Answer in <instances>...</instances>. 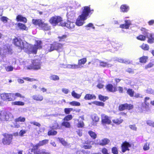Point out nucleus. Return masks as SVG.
I'll return each instance as SVG.
<instances>
[{
	"mask_svg": "<svg viewBox=\"0 0 154 154\" xmlns=\"http://www.w3.org/2000/svg\"><path fill=\"white\" fill-rule=\"evenodd\" d=\"M57 132L56 131L52 129L50 130L48 132V135H55L57 134Z\"/></svg>",
	"mask_w": 154,
	"mask_h": 154,
	"instance_id": "nucleus-35",
	"label": "nucleus"
},
{
	"mask_svg": "<svg viewBox=\"0 0 154 154\" xmlns=\"http://www.w3.org/2000/svg\"><path fill=\"white\" fill-rule=\"evenodd\" d=\"M75 24L74 22L67 21L66 22L64 21L63 23H62L61 25L62 27H66L68 29H71L75 28Z\"/></svg>",
	"mask_w": 154,
	"mask_h": 154,
	"instance_id": "nucleus-10",
	"label": "nucleus"
},
{
	"mask_svg": "<svg viewBox=\"0 0 154 154\" xmlns=\"http://www.w3.org/2000/svg\"><path fill=\"white\" fill-rule=\"evenodd\" d=\"M51 80L54 81H57L59 80V77L57 75H52L50 77Z\"/></svg>",
	"mask_w": 154,
	"mask_h": 154,
	"instance_id": "nucleus-30",
	"label": "nucleus"
},
{
	"mask_svg": "<svg viewBox=\"0 0 154 154\" xmlns=\"http://www.w3.org/2000/svg\"><path fill=\"white\" fill-rule=\"evenodd\" d=\"M149 144H148L147 143H146L145 144V145L143 146V149L144 150H148L149 148Z\"/></svg>",
	"mask_w": 154,
	"mask_h": 154,
	"instance_id": "nucleus-50",
	"label": "nucleus"
},
{
	"mask_svg": "<svg viewBox=\"0 0 154 154\" xmlns=\"http://www.w3.org/2000/svg\"><path fill=\"white\" fill-rule=\"evenodd\" d=\"M25 118L23 117H20L18 118H17L15 119V121L16 122H25Z\"/></svg>",
	"mask_w": 154,
	"mask_h": 154,
	"instance_id": "nucleus-38",
	"label": "nucleus"
},
{
	"mask_svg": "<svg viewBox=\"0 0 154 154\" xmlns=\"http://www.w3.org/2000/svg\"><path fill=\"white\" fill-rule=\"evenodd\" d=\"M5 69L7 72L11 71L13 70V67L12 66H10L6 67Z\"/></svg>",
	"mask_w": 154,
	"mask_h": 154,
	"instance_id": "nucleus-44",
	"label": "nucleus"
},
{
	"mask_svg": "<svg viewBox=\"0 0 154 154\" xmlns=\"http://www.w3.org/2000/svg\"><path fill=\"white\" fill-rule=\"evenodd\" d=\"M7 52L8 54H12V50L10 47L7 48Z\"/></svg>",
	"mask_w": 154,
	"mask_h": 154,
	"instance_id": "nucleus-55",
	"label": "nucleus"
},
{
	"mask_svg": "<svg viewBox=\"0 0 154 154\" xmlns=\"http://www.w3.org/2000/svg\"><path fill=\"white\" fill-rule=\"evenodd\" d=\"M67 67L69 68H71L72 69H76L78 68L79 67L78 65L76 64H69L67 65Z\"/></svg>",
	"mask_w": 154,
	"mask_h": 154,
	"instance_id": "nucleus-32",
	"label": "nucleus"
},
{
	"mask_svg": "<svg viewBox=\"0 0 154 154\" xmlns=\"http://www.w3.org/2000/svg\"><path fill=\"white\" fill-rule=\"evenodd\" d=\"M102 152L103 154H109L107 150L105 148H104L102 149Z\"/></svg>",
	"mask_w": 154,
	"mask_h": 154,
	"instance_id": "nucleus-63",
	"label": "nucleus"
},
{
	"mask_svg": "<svg viewBox=\"0 0 154 154\" xmlns=\"http://www.w3.org/2000/svg\"><path fill=\"white\" fill-rule=\"evenodd\" d=\"M58 141L61 143L63 145L66 146L67 144V143L66 142L64 139L62 138L58 137Z\"/></svg>",
	"mask_w": 154,
	"mask_h": 154,
	"instance_id": "nucleus-36",
	"label": "nucleus"
},
{
	"mask_svg": "<svg viewBox=\"0 0 154 154\" xmlns=\"http://www.w3.org/2000/svg\"><path fill=\"white\" fill-rule=\"evenodd\" d=\"M67 37L66 35H63L61 36H58L57 37L59 39V41L60 42H63L66 41Z\"/></svg>",
	"mask_w": 154,
	"mask_h": 154,
	"instance_id": "nucleus-26",
	"label": "nucleus"
},
{
	"mask_svg": "<svg viewBox=\"0 0 154 154\" xmlns=\"http://www.w3.org/2000/svg\"><path fill=\"white\" fill-rule=\"evenodd\" d=\"M112 152L114 154H117L118 152L116 147H114L112 148Z\"/></svg>",
	"mask_w": 154,
	"mask_h": 154,
	"instance_id": "nucleus-49",
	"label": "nucleus"
},
{
	"mask_svg": "<svg viewBox=\"0 0 154 154\" xmlns=\"http://www.w3.org/2000/svg\"><path fill=\"white\" fill-rule=\"evenodd\" d=\"M118 91L120 93H123L124 92L123 87L119 86L118 87Z\"/></svg>",
	"mask_w": 154,
	"mask_h": 154,
	"instance_id": "nucleus-61",
	"label": "nucleus"
},
{
	"mask_svg": "<svg viewBox=\"0 0 154 154\" xmlns=\"http://www.w3.org/2000/svg\"><path fill=\"white\" fill-rule=\"evenodd\" d=\"M99 118L97 115L94 114L92 117V119L95 122H98L99 120Z\"/></svg>",
	"mask_w": 154,
	"mask_h": 154,
	"instance_id": "nucleus-42",
	"label": "nucleus"
},
{
	"mask_svg": "<svg viewBox=\"0 0 154 154\" xmlns=\"http://www.w3.org/2000/svg\"><path fill=\"white\" fill-rule=\"evenodd\" d=\"M126 71L129 73H134V70L131 68H128Z\"/></svg>",
	"mask_w": 154,
	"mask_h": 154,
	"instance_id": "nucleus-60",
	"label": "nucleus"
},
{
	"mask_svg": "<svg viewBox=\"0 0 154 154\" xmlns=\"http://www.w3.org/2000/svg\"><path fill=\"white\" fill-rule=\"evenodd\" d=\"M24 103L23 102L21 101H15L12 102V104L14 105H17L19 106H23Z\"/></svg>",
	"mask_w": 154,
	"mask_h": 154,
	"instance_id": "nucleus-37",
	"label": "nucleus"
},
{
	"mask_svg": "<svg viewBox=\"0 0 154 154\" xmlns=\"http://www.w3.org/2000/svg\"><path fill=\"white\" fill-rule=\"evenodd\" d=\"M87 59L86 58L84 57L79 60L78 61V66H80L82 65H84L87 62Z\"/></svg>",
	"mask_w": 154,
	"mask_h": 154,
	"instance_id": "nucleus-22",
	"label": "nucleus"
},
{
	"mask_svg": "<svg viewBox=\"0 0 154 154\" xmlns=\"http://www.w3.org/2000/svg\"><path fill=\"white\" fill-rule=\"evenodd\" d=\"M49 21L50 23L54 26H56L58 25L59 26H62L61 25L64 22L62 17L60 16L56 15L51 17Z\"/></svg>",
	"mask_w": 154,
	"mask_h": 154,
	"instance_id": "nucleus-3",
	"label": "nucleus"
},
{
	"mask_svg": "<svg viewBox=\"0 0 154 154\" xmlns=\"http://www.w3.org/2000/svg\"><path fill=\"white\" fill-rule=\"evenodd\" d=\"M122 151L125 152L126 150H129L128 148L131 147V145L129 143L125 141L122 145Z\"/></svg>",
	"mask_w": 154,
	"mask_h": 154,
	"instance_id": "nucleus-14",
	"label": "nucleus"
},
{
	"mask_svg": "<svg viewBox=\"0 0 154 154\" xmlns=\"http://www.w3.org/2000/svg\"><path fill=\"white\" fill-rule=\"evenodd\" d=\"M148 59L147 56H143L139 58V62L141 63H146Z\"/></svg>",
	"mask_w": 154,
	"mask_h": 154,
	"instance_id": "nucleus-25",
	"label": "nucleus"
},
{
	"mask_svg": "<svg viewBox=\"0 0 154 154\" xmlns=\"http://www.w3.org/2000/svg\"><path fill=\"white\" fill-rule=\"evenodd\" d=\"M140 47L144 51H148L149 49V46L148 45L144 43H143Z\"/></svg>",
	"mask_w": 154,
	"mask_h": 154,
	"instance_id": "nucleus-28",
	"label": "nucleus"
},
{
	"mask_svg": "<svg viewBox=\"0 0 154 154\" xmlns=\"http://www.w3.org/2000/svg\"><path fill=\"white\" fill-rule=\"evenodd\" d=\"M23 79L24 80H26L29 81V82H32L33 81H37V79H31L30 78H29V77H25V78H23Z\"/></svg>",
	"mask_w": 154,
	"mask_h": 154,
	"instance_id": "nucleus-46",
	"label": "nucleus"
},
{
	"mask_svg": "<svg viewBox=\"0 0 154 154\" xmlns=\"http://www.w3.org/2000/svg\"><path fill=\"white\" fill-rule=\"evenodd\" d=\"M13 136L12 135L7 134L5 135L2 139V142L4 145H9L12 141Z\"/></svg>",
	"mask_w": 154,
	"mask_h": 154,
	"instance_id": "nucleus-9",
	"label": "nucleus"
},
{
	"mask_svg": "<svg viewBox=\"0 0 154 154\" xmlns=\"http://www.w3.org/2000/svg\"><path fill=\"white\" fill-rule=\"evenodd\" d=\"M59 126V125L57 123H55L53 126L51 128L52 129H56L58 128Z\"/></svg>",
	"mask_w": 154,
	"mask_h": 154,
	"instance_id": "nucleus-57",
	"label": "nucleus"
},
{
	"mask_svg": "<svg viewBox=\"0 0 154 154\" xmlns=\"http://www.w3.org/2000/svg\"><path fill=\"white\" fill-rule=\"evenodd\" d=\"M120 9L122 12L124 13L127 12L129 9V7L126 5L124 4L121 6Z\"/></svg>",
	"mask_w": 154,
	"mask_h": 154,
	"instance_id": "nucleus-18",
	"label": "nucleus"
},
{
	"mask_svg": "<svg viewBox=\"0 0 154 154\" xmlns=\"http://www.w3.org/2000/svg\"><path fill=\"white\" fill-rule=\"evenodd\" d=\"M99 99L101 101L103 102L108 99V97H98Z\"/></svg>",
	"mask_w": 154,
	"mask_h": 154,
	"instance_id": "nucleus-58",
	"label": "nucleus"
},
{
	"mask_svg": "<svg viewBox=\"0 0 154 154\" xmlns=\"http://www.w3.org/2000/svg\"><path fill=\"white\" fill-rule=\"evenodd\" d=\"M42 42L41 40H36L35 41V44L34 45L38 49H41L42 48Z\"/></svg>",
	"mask_w": 154,
	"mask_h": 154,
	"instance_id": "nucleus-24",
	"label": "nucleus"
},
{
	"mask_svg": "<svg viewBox=\"0 0 154 154\" xmlns=\"http://www.w3.org/2000/svg\"><path fill=\"white\" fill-rule=\"evenodd\" d=\"M147 36L143 35L140 34L136 37V38L141 41H144L146 40Z\"/></svg>",
	"mask_w": 154,
	"mask_h": 154,
	"instance_id": "nucleus-27",
	"label": "nucleus"
},
{
	"mask_svg": "<svg viewBox=\"0 0 154 154\" xmlns=\"http://www.w3.org/2000/svg\"><path fill=\"white\" fill-rule=\"evenodd\" d=\"M81 14L78 17L75 24L78 26H82L85 22L88 17L92 14L94 11L93 9H91L89 6L83 7L82 9Z\"/></svg>",
	"mask_w": 154,
	"mask_h": 154,
	"instance_id": "nucleus-1",
	"label": "nucleus"
},
{
	"mask_svg": "<svg viewBox=\"0 0 154 154\" xmlns=\"http://www.w3.org/2000/svg\"><path fill=\"white\" fill-rule=\"evenodd\" d=\"M61 125L63 126H64L66 128H70V124L68 122L65 121L63 122Z\"/></svg>",
	"mask_w": 154,
	"mask_h": 154,
	"instance_id": "nucleus-34",
	"label": "nucleus"
},
{
	"mask_svg": "<svg viewBox=\"0 0 154 154\" xmlns=\"http://www.w3.org/2000/svg\"><path fill=\"white\" fill-rule=\"evenodd\" d=\"M17 26L20 29L23 31L27 30H28V28L26 25L22 23H18L17 24Z\"/></svg>",
	"mask_w": 154,
	"mask_h": 154,
	"instance_id": "nucleus-20",
	"label": "nucleus"
},
{
	"mask_svg": "<svg viewBox=\"0 0 154 154\" xmlns=\"http://www.w3.org/2000/svg\"><path fill=\"white\" fill-rule=\"evenodd\" d=\"M134 107L133 105L127 103L121 104L119 107V109L120 111H123L125 109L130 110L132 109Z\"/></svg>",
	"mask_w": 154,
	"mask_h": 154,
	"instance_id": "nucleus-11",
	"label": "nucleus"
},
{
	"mask_svg": "<svg viewBox=\"0 0 154 154\" xmlns=\"http://www.w3.org/2000/svg\"><path fill=\"white\" fill-rule=\"evenodd\" d=\"M2 99H3L4 100H8V101H11V100H13L15 99L14 97H12V98H11V97H1Z\"/></svg>",
	"mask_w": 154,
	"mask_h": 154,
	"instance_id": "nucleus-31",
	"label": "nucleus"
},
{
	"mask_svg": "<svg viewBox=\"0 0 154 154\" xmlns=\"http://www.w3.org/2000/svg\"><path fill=\"white\" fill-rule=\"evenodd\" d=\"M124 89L127 90V93L130 96H134V91L132 89L130 88L127 89L126 88H125Z\"/></svg>",
	"mask_w": 154,
	"mask_h": 154,
	"instance_id": "nucleus-23",
	"label": "nucleus"
},
{
	"mask_svg": "<svg viewBox=\"0 0 154 154\" xmlns=\"http://www.w3.org/2000/svg\"><path fill=\"white\" fill-rule=\"evenodd\" d=\"M129 127L132 130L135 131L137 130V128L134 125H130L129 126Z\"/></svg>",
	"mask_w": 154,
	"mask_h": 154,
	"instance_id": "nucleus-62",
	"label": "nucleus"
},
{
	"mask_svg": "<svg viewBox=\"0 0 154 154\" xmlns=\"http://www.w3.org/2000/svg\"><path fill=\"white\" fill-rule=\"evenodd\" d=\"M105 88L106 91L108 92H114L117 91V88L116 87H114L111 84H108L106 85Z\"/></svg>",
	"mask_w": 154,
	"mask_h": 154,
	"instance_id": "nucleus-13",
	"label": "nucleus"
},
{
	"mask_svg": "<svg viewBox=\"0 0 154 154\" xmlns=\"http://www.w3.org/2000/svg\"><path fill=\"white\" fill-rule=\"evenodd\" d=\"M28 69H34L37 70L41 69V64L36 60H33L32 64L27 66Z\"/></svg>",
	"mask_w": 154,
	"mask_h": 154,
	"instance_id": "nucleus-8",
	"label": "nucleus"
},
{
	"mask_svg": "<svg viewBox=\"0 0 154 154\" xmlns=\"http://www.w3.org/2000/svg\"><path fill=\"white\" fill-rule=\"evenodd\" d=\"M16 20L17 22H22L24 23H26L27 22V19L26 17L21 15H18L17 16Z\"/></svg>",
	"mask_w": 154,
	"mask_h": 154,
	"instance_id": "nucleus-16",
	"label": "nucleus"
},
{
	"mask_svg": "<svg viewBox=\"0 0 154 154\" xmlns=\"http://www.w3.org/2000/svg\"><path fill=\"white\" fill-rule=\"evenodd\" d=\"M38 49L36 47L33 45L32 48V54H36Z\"/></svg>",
	"mask_w": 154,
	"mask_h": 154,
	"instance_id": "nucleus-39",
	"label": "nucleus"
},
{
	"mask_svg": "<svg viewBox=\"0 0 154 154\" xmlns=\"http://www.w3.org/2000/svg\"><path fill=\"white\" fill-rule=\"evenodd\" d=\"M72 110V108H65L64 109V112L66 114H69Z\"/></svg>",
	"mask_w": 154,
	"mask_h": 154,
	"instance_id": "nucleus-54",
	"label": "nucleus"
},
{
	"mask_svg": "<svg viewBox=\"0 0 154 154\" xmlns=\"http://www.w3.org/2000/svg\"><path fill=\"white\" fill-rule=\"evenodd\" d=\"M63 44L57 42H54L50 44L48 46L47 50L48 52H50L54 50H56L58 52L61 51L63 49Z\"/></svg>",
	"mask_w": 154,
	"mask_h": 154,
	"instance_id": "nucleus-4",
	"label": "nucleus"
},
{
	"mask_svg": "<svg viewBox=\"0 0 154 154\" xmlns=\"http://www.w3.org/2000/svg\"><path fill=\"white\" fill-rule=\"evenodd\" d=\"M32 23L35 26H38L41 30L48 31L51 29V26L47 23H45L42 19H32Z\"/></svg>",
	"mask_w": 154,
	"mask_h": 154,
	"instance_id": "nucleus-2",
	"label": "nucleus"
},
{
	"mask_svg": "<svg viewBox=\"0 0 154 154\" xmlns=\"http://www.w3.org/2000/svg\"><path fill=\"white\" fill-rule=\"evenodd\" d=\"M140 30L142 32V33L143 34L147 36V38H148L147 41L148 43L149 44L153 43L154 35L148 32V30L143 27H142Z\"/></svg>",
	"mask_w": 154,
	"mask_h": 154,
	"instance_id": "nucleus-7",
	"label": "nucleus"
},
{
	"mask_svg": "<svg viewBox=\"0 0 154 154\" xmlns=\"http://www.w3.org/2000/svg\"><path fill=\"white\" fill-rule=\"evenodd\" d=\"M88 134L93 139H95L97 137V134L94 132L90 131L88 132Z\"/></svg>",
	"mask_w": 154,
	"mask_h": 154,
	"instance_id": "nucleus-33",
	"label": "nucleus"
},
{
	"mask_svg": "<svg viewBox=\"0 0 154 154\" xmlns=\"http://www.w3.org/2000/svg\"><path fill=\"white\" fill-rule=\"evenodd\" d=\"M72 118V115H68L64 118L63 120L64 121H69L71 120Z\"/></svg>",
	"mask_w": 154,
	"mask_h": 154,
	"instance_id": "nucleus-41",
	"label": "nucleus"
},
{
	"mask_svg": "<svg viewBox=\"0 0 154 154\" xmlns=\"http://www.w3.org/2000/svg\"><path fill=\"white\" fill-rule=\"evenodd\" d=\"M12 43L20 50L26 49V48L24 46V42L22 39L20 38L15 37L13 39Z\"/></svg>",
	"mask_w": 154,
	"mask_h": 154,
	"instance_id": "nucleus-6",
	"label": "nucleus"
},
{
	"mask_svg": "<svg viewBox=\"0 0 154 154\" xmlns=\"http://www.w3.org/2000/svg\"><path fill=\"white\" fill-rule=\"evenodd\" d=\"M70 104L71 105L75 106H79L80 105V103L75 101H73L70 102Z\"/></svg>",
	"mask_w": 154,
	"mask_h": 154,
	"instance_id": "nucleus-43",
	"label": "nucleus"
},
{
	"mask_svg": "<svg viewBox=\"0 0 154 154\" xmlns=\"http://www.w3.org/2000/svg\"><path fill=\"white\" fill-rule=\"evenodd\" d=\"M146 123L149 126H152L154 127V122L151 120H148L147 121Z\"/></svg>",
	"mask_w": 154,
	"mask_h": 154,
	"instance_id": "nucleus-51",
	"label": "nucleus"
},
{
	"mask_svg": "<svg viewBox=\"0 0 154 154\" xmlns=\"http://www.w3.org/2000/svg\"><path fill=\"white\" fill-rule=\"evenodd\" d=\"M102 123L103 124H109L111 122L109 118L104 114H102L101 116Z\"/></svg>",
	"mask_w": 154,
	"mask_h": 154,
	"instance_id": "nucleus-12",
	"label": "nucleus"
},
{
	"mask_svg": "<svg viewBox=\"0 0 154 154\" xmlns=\"http://www.w3.org/2000/svg\"><path fill=\"white\" fill-rule=\"evenodd\" d=\"M93 103L96 105L99 106H103L104 105V103H103L97 101L94 102Z\"/></svg>",
	"mask_w": 154,
	"mask_h": 154,
	"instance_id": "nucleus-48",
	"label": "nucleus"
},
{
	"mask_svg": "<svg viewBox=\"0 0 154 154\" xmlns=\"http://www.w3.org/2000/svg\"><path fill=\"white\" fill-rule=\"evenodd\" d=\"M100 66H101L103 67H109V66H111L112 65L110 64H108L106 62H104L103 61H100Z\"/></svg>",
	"mask_w": 154,
	"mask_h": 154,
	"instance_id": "nucleus-29",
	"label": "nucleus"
},
{
	"mask_svg": "<svg viewBox=\"0 0 154 154\" xmlns=\"http://www.w3.org/2000/svg\"><path fill=\"white\" fill-rule=\"evenodd\" d=\"M1 20L5 23H7L8 21V18L5 17L3 16L0 18Z\"/></svg>",
	"mask_w": 154,
	"mask_h": 154,
	"instance_id": "nucleus-52",
	"label": "nucleus"
},
{
	"mask_svg": "<svg viewBox=\"0 0 154 154\" xmlns=\"http://www.w3.org/2000/svg\"><path fill=\"white\" fill-rule=\"evenodd\" d=\"M104 86V85L101 83H98L97 85V87L99 89L102 88Z\"/></svg>",
	"mask_w": 154,
	"mask_h": 154,
	"instance_id": "nucleus-64",
	"label": "nucleus"
},
{
	"mask_svg": "<svg viewBox=\"0 0 154 154\" xmlns=\"http://www.w3.org/2000/svg\"><path fill=\"white\" fill-rule=\"evenodd\" d=\"M86 27H92L93 29H94L95 28L93 24L92 23H89L85 26Z\"/></svg>",
	"mask_w": 154,
	"mask_h": 154,
	"instance_id": "nucleus-53",
	"label": "nucleus"
},
{
	"mask_svg": "<svg viewBox=\"0 0 154 154\" xmlns=\"http://www.w3.org/2000/svg\"><path fill=\"white\" fill-rule=\"evenodd\" d=\"M30 123L31 124H33L34 125H36L39 127L41 126V124L37 122H30Z\"/></svg>",
	"mask_w": 154,
	"mask_h": 154,
	"instance_id": "nucleus-59",
	"label": "nucleus"
},
{
	"mask_svg": "<svg viewBox=\"0 0 154 154\" xmlns=\"http://www.w3.org/2000/svg\"><path fill=\"white\" fill-rule=\"evenodd\" d=\"M33 99L36 100L42 101L43 99L42 97H32Z\"/></svg>",
	"mask_w": 154,
	"mask_h": 154,
	"instance_id": "nucleus-56",
	"label": "nucleus"
},
{
	"mask_svg": "<svg viewBox=\"0 0 154 154\" xmlns=\"http://www.w3.org/2000/svg\"><path fill=\"white\" fill-rule=\"evenodd\" d=\"M114 123L119 125L122 123L123 122V120L121 119H117L112 120Z\"/></svg>",
	"mask_w": 154,
	"mask_h": 154,
	"instance_id": "nucleus-40",
	"label": "nucleus"
},
{
	"mask_svg": "<svg viewBox=\"0 0 154 154\" xmlns=\"http://www.w3.org/2000/svg\"><path fill=\"white\" fill-rule=\"evenodd\" d=\"M100 145L101 146L105 145L108 144L110 142L109 140L107 138H104L101 141L99 140Z\"/></svg>",
	"mask_w": 154,
	"mask_h": 154,
	"instance_id": "nucleus-21",
	"label": "nucleus"
},
{
	"mask_svg": "<svg viewBox=\"0 0 154 154\" xmlns=\"http://www.w3.org/2000/svg\"><path fill=\"white\" fill-rule=\"evenodd\" d=\"M13 118V115L11 112L4 110H0V120L1 121L12 120Z\"/></svg>",
	"mask_w": 154,
	"mask_h": 154,
	"instance_id": "nucleus-5",
	"label": "nucleus"
},
{
	"mask_svg": "<svg viewBox=\"0 0 154 154\" xmlns=\"http://www.w3.org/2000/svg\"><path fill=\"white\" fill-rule=\"evenodd\" d=\"M49 141L48 140H44L42 141H40L37 144L35 147L37 148L41 146H43L47 144Z\"/></svg>",
	"mask_w": 154,
	"mask_h": 154,
	"instance_id": "nucleus-19",
	"label": "nucleus"
},
{
	"mask_svg": "<svg viewBox=\"0 0 154 154\" xmlns=\"http://www.w3.org/2000/svg\"><path fill=\"white\" fill-rule=\"evenodd\" d=\"M145 103H142L141 105V109L142 111H149L150 110L149 105V103L147 102H146Z\"/></svg>",
	"mask_w": 154,
	"mask_h": 154,
	"instance_id": "nucleus-17",
	"label": "nucleus"
},
{
	"mask_svg": "<svg viewBox=\"0 0 154 154\" xmlns=\"http://www.w3.org/2000/svg\"><path fill=\"white\" fill-rule=\"evenodd\" d=\"M154 64L152 62L149 63L145 66V69H147L148 68L152 67L153 66Z\"/></svg>",
	"mask_w": 154,
	"mask_h": 154,
	"instance_id": "nucleus-45",
	"label": "nucleus"
},
{
	"mask_svg": "<svg viewBox=\"0 0 154 154\" xmlns=\"http://www.w3.org/2000/svg\"><path fill=\"white\" fill-rule=\"evenodd\" d=\"M84 122L82 121H79L77 125V126L78 127L82 128L84 126Z\"/></svg>",
	"mask_w": 154,
	"mask_h": 154,
	"instance_id": "nucleus-47",
	"label": "nucleus"
},
{
	"mask_svg": "<svg viewBox=\"0 0 154 154\" xmlns=\"http://www.w3.org/2000/svg\"><path fill=\"white\" fill-rule=\"evenodd\" d=\"M125 23L120 25L119 27L122 29H128L130 26L131 25V21L129 20H126L125 21Z\"/></svg>",
	"mask_w": 154,
	"mask_h": 154,
	"instance_id": "nucleus-15",
	"label": "nucleus"
}]
</instances>
